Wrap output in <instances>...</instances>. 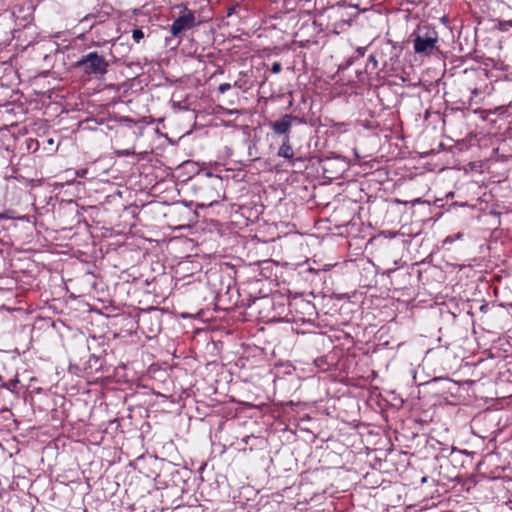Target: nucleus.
<instances>
[{
    "instance_id": "nucleus-1",
    "label": "nucleus",
    "mask_w": 512,
    "mask_h": 512,
    "mask_svg": "<svg viewBox=\"0 0 512 512\" xmlns=\"http://www.w3.org/2000/svg\"><path fill=\"white\" fill-rule=\"evenodd\" d=\"M108 67L109 63L105 56L96 51L82 55L75 63V68L79 69L83 74L89 77L105 75L108 71Z\"/></svg>"
},
{
    "instance_id": "nucleus-2",
    "label": "nucleus",
    "mask_w": 512,
    "mask_h": 512,
    "mask_svg": "<svg viewBox=\"0 0 512 512\" xmlns=\"http://www.w3.org/2000/svg\"><path fill=\"white\" fill-rule=\"evenodd\" d=\"M438 34L435 30L420 32L413 40L414 51L417 54L430 55L436 49Z\"/></svg>"
},
{
    "instance_id": "nucleus-3",
    "label": "nucleus",
    "mask_w": 512,
    "mask_h": 512,
    "mask_svg": "<svg viewBox=\"0 0 512 512\" xmlns=\"http://www.w3.org/2000/svg\"><path fill=\"white\" fill-rule=\"evenodd\" d=\"M294 123L302 124L305 121L292 114H284L280 119L270 122L269 126L276 135L290 137L291 128Z\"/></svg>"
},
{
    "instance_id": "nucleus-4",
    "label": "nucleus",
    "mask_w": 512,
    "mask_h": 512,
    "mask_svg": "<svg viewBox=\"0 0 512 512\" xmlns=\"http://www.w3.org/2000/svg\"><path fill=\"white\" fill-rule=\"evenodd\" d=\"M199 23L200 22L196 21L194 12L189 11L188 13L179 16L172 22L170 32L173 36L177 37L183 31L189 30L198 25Z\"/></svg>"
},
{
    "instance_id": "nucleus-5",
    "label": "nucleus",
    "mask_w": 512,
    "mask_h": 512,
    "mask_svg": "<svg viewBox=\"0 0 512 512\" xmlns=\"http://www.w3.org/2000/svg\"><path fill=\"white\" fill-rule=\"evenodd\" d=\"M103 359L100 356H96L95 354H89L88 359L83 363H79L78 366L82 369L86 374H93L102 369Z\"/></svg>"
},
{
    "instance_id": "nucleus-6",
    "label": "nucleus",
    "mask_w": 512,
    "mask_h": 512,
    "mask_svg": "<svg viewBox=\"0 0 512 512\" xmlns=\"http://www.w3.org/2000/svg\"><path fill=\"white\" fill-rule=\"evenodd\" d=\"M291 309H294L296 312H300L302 314H306L309 317L315 313V306L310 301L304 299L294 300L289 304Z\"/></svg>"
},
{
    "instance_id": "nucleus-7",
    "label": "nucleus",
    "mask_w": 512,
    "mask_h": 512,
    "mask_svg": "<svg viewBox=\"0 0 512 512\" xmlns=\"http://www.w3.org/2000/svg\"><path fill=\"white\" fill-rule=\"evenodd\" d=\"M315 367L320 372L330 371L335 365V359L333 356L324 355L314 360Z\"/></svg>"
},
{
    "instance_id": "nucleus-8",
    "label": "nucleus",
    "mask_w": 512,
    "mask_h": 512,
    "mask_svg": "<svg viewBox=\"0 0 512 512\" xmlns=\"http://www.w3.org/2000/svg\"><path fill=\"white\" fill-rule=\"evenodd\" d=\"M277 156L287 160L294 158V152L290 143V137H283L282 144L278 149Z\"/></svg>"
},
{
    "instance_id": "nucleus-9",
    "label": "nucleus",
    "mask_w": 512,
    "mask_h": 512,
    "mask_svg": "<svg viewBox=\"0 0 512 512\" xmlns=\"http://www.w3.org/2000/svg\"><path fill=\"white\" fill-rule=\"evenodd\" d=\"M162 471L168 472L172 477V482L176 485L177 484V477H180V470L176 468V466L169 462V461H162Z\"/></svg>"
},
{
    "instance_id": "nucleus-10",
    "label": "nucleus",
    "mask_w": 512,
    "mask_h": 512,
    "mask_svg": "<svg viewBox=\"0 0 512 512\" xmlns=\"http://www.w3.org/2000/svg\"><path fill=\"white\" fill-rule=\"evenodd\" d=\"M19 384L18 377H14L13 379H10L7 382H4L2 378L0 377V389H5L7 391H10L12 393L17 394V386Z\"/></svg>"
},
{
    "instance_id": "nucleus-11",
    "label": "nucleus",
    "mask_w": 512,
    "mask_h": 512,
    "mask_svg": "<svg viewBox=\"0 0 512 512\" xmlns=\"http://www.w3.org/2000/svg\"><path fill=\"white\" fill-rule=\"evenodd\" d=\"M378 69V59L377 56L371 54L368 57L367 63L365 65V73L367 74H376Z\"/></svg>"
},
{
    "instance_id": "nucleus-12",
    "label": "nucleus",
    "mask_w": 512,
    "mask_h": 512,
    "mask_svg": "<svg viewBox=\"0 0 512 512\" xmlns=\"http://www.w3.org/2000/svg\"><path fill=\"white\" fill-rule=\"evenodd\" d=\"M384 50H389L390 54H392V56L390 57V61H392L394 58L398 59V50L396 49L395 46L391 45L390 42H387L383 46L381 54H383Z\"/></svg>"
},
{
    "instance_id": "nucleus-13",
    "label": "nucleus",
    "mask_w": 512,
    "mask_h": 512,
    "mask_svg": "<svg viewBox=\"0 0 512 512\" xmlns=\"http://www.w3.org/2000/svg\"><path fill=\"white\" fill-rule=\"evenodd\" d=\"M356 62V57L351 56L345 59L338 67V71H344L351 67Z\"/></svg>"
},
{
    "instance_id": "nucleus-14",
    "label": "nucleus",
    "mask_w": 512,
    "mask_h": 512,
    "mask_svg": "<svg viewBox=\"0 0 512 512\" xmlns=\"http://www.w3.org/2000/svg\"><path fill=\"white\" fill-rule=\"evenodd\" d=\"M463 238V233L462 232H458L456 234H453V235H448L445 239H444V245H447V244H452L454 243L456 240H459V239H462Z\"/></svg>"
},
{
    "instance_id": "nucleus-15",
    "label": "nucleus",
    "mask_w": 512,
    "mask_h": 512,
    "mask_svg": "<svg viewBox=\"0 0 512 512\" xmlns=\"http://www.w3.org/2000/svg\"><path fill=\"white\" fill-rule=\"evenodd\" d=\"M464 455H468L466 453V451H462V450H458L456 448H452L451 449V452H450V457H451V461L454 462V461H457L458 458L464 456Z\"/></svg>"
},
{
    "instance_id": "nucleus-16",
    "label": "nucleus",
    "mask_w": 512,
    "mask_h": 512,
    "mask_svg": "<svg viewBox=\"0 0 512 512\" xmlns=\"http://www.w3.org/2000/svg\"><path fill=\"white\" fill-rule=\"evenodd\" d=\"M132 38L136 43H139L144 38V33L141 29L136 28L132 31Z\"/></svg>"
},
{
    "instance_id": "nucleus-17",
    "label": "nucleus",
    "mask_w": 512,
    "mask_h": 512,
    "mask_svg": "<svg viewBox=\"0 0 512 512\" xmlns=\"http://www.w3.org/2000/svg\"><path fill=\"white\" fill-rule=\"evenodd\" d=\"M512 27V20H501L498 23V28L501 31H508Z\"/></svg>"
},
{
    "instance_id": "nucleus-18",
    "label": "nucleus",
    "mask_w": 512,
    "mask_h": 512,
    "mask_svg": "<svg viewBox=\"0 0 512 512\" xmlns=\"http://www.w3.org/2000/svg\"><path fill=\"white\" fill-rule=\"evenodd\" d=\"M231 88H232V84H230V83H222V84H220L218 86V92L221 93V94H224L225 92H227Z\"/></svg>"
},
{
    "instance_id": "nucleus-19",
    "label": "nucleus",
    "mask_w": 512,
    "mask_h": 512,
    "mask_svg": "<svg viewBox=\"0 0 512 512\" xmlns=\"http://www.w3.org/2000/svg\"><path fill=\"white\" fill-rule=\"evenodd\" d=\"M271 72L274 73V74H278L281 72L282 70V65L280 62H274L271 66Z\"/></svg>"
},
{
    "instance_id": "nucleus-20",
    "label": "nucleus",
    "mask_w": 512,
    "mask_h": 512,
    "mask_svg": "<svg viewBox=\"0 0 512 512\" xmlns=\"http://www.w3.org/2000/svg\"><path fill=\"white\" fill-rule=\"evenodd\" d=\"M367 48L366 47H357L356 48V60L362 58L364 55H365V52H366Z\"/></svg>"
},
{
    "instance_id": "nucleus-21",
    "label": "nucleus",
    "mask_w": 512,
    "mask_h": 512,
    "mask_svg": "<svg viewBox=\"0 0 512 512\" xmlns=\"http://www.w3.org/2000/svg\"><path fill=\"white\" fill-rule=\"evenodd\" d=\"M87 173H88V169H86V168L75 170V175L80 178H84L87 175Z\"/></svg>"
},
{
    "instance_id": "nucleus-22",
    "label": "nucleus",
    "mask_w": 512,
    "mask_h": 512,
    "mask_svg": "<svg viewBox=\"0 0 512 512\" xmlns=\"http://www.w3.org/2000/svg\"><path fill=\"white\" fill-rule=\"evenodd\" d=\"M506 489L510 494V498L512 500V479L506 481Z\"/></svg>"
},
{
    "instance_id": "nucleus-23",
    "label": "nucleus",
    "mask_w": 512,
    "mask_h": 512,
    "mask_svg": "<svg viewBox=\"0 0 512 512\" xmlns=\"http://www.w3.org/2000/svg\"><path fill=\"white\" fill-rule=\"evenodd\" d=\"M382 62H383V68L382 69H387L390 66V69L394 70L393 63L389 64L387 60H382Z\"/></svg>"
},
{
    "instance_id": "nucleus-24",
    "label": "nucleus",
    "mask_w": 512,
    "mask_h": 512,
    "mask_svg": "<svg viewBox=\"0 0 512 512\" xmlns=\"http://www.w3.org/2000/svg\"><path fill=\"white\" fill-rule=\"evenodd\" d=\"M236 7L232 6L227 9L226 15L230 17L235 12Z\"/></svg>"
},
{
    "instance_id": "nucleus-25",
    "label": "nucleus",
    "mask_w": 512,
    "mask_h": 512,
    "mask_svg": "<svg viewBox=\"0 0 512 512\" xmlns=\"http://www.w3.org/2000/svg\"><path fill=\"white\" fill-rule=\"evenodd\" d=\"M252 438H254V436H253V435H247V436H245V437H243V438H242V442H243L244 444H248V443H249V440H250V439H252Z\"/></svg>"
},
{
    "instance_id": "nucleus-26",
    "label": "nucleus",
    "mask_w": 512,
    "mask_h": 512,
    "mask_svg": "<svg viewBox=\"0 0 512 512\" xmlns=\"http://www.w3.org/2000/svg\"><path fill=\"white\" fill-rule=\"evenodd\" d=\"M480 311L486 313L488 311V304L484 303L480 306Z\"/></svg>"
},
{
    "instance_id": "nucleus-27",
    "label": "nucleus",
    "mask_w": 512,
    "mask_h": 512,
    "mask_svg": "<svg viewBox=\"0 0 512 512\" xmlns=\"http://www.w3.org/2000/svg\"><path fill=\"white\" fill-rule=\"evenodd\" d=\"M91 18H93V16H92V15H87V16H85V17L81 20V22H82V23L88 22Z\"/></svg>"
},
{
    "instance_id": "nucleus-28",
    "label": "nucleus",
    "mask_w": 512,
    "mask_h": 512,
    "mask_svg": "<svg viewBox=\"0 0 512 512\" xmlns=\"http://www.w3.org/2000/svg\"><path fill=\"white\" fill-rule=\"evenodd\" d=\"M232 87H236V88H239V89L243 88L242 85L238 81L234 82V84H232Z\"/></svg>"
},
{
    "instance_id": "nucleus-29",
    "label": "nucleus",
    "mask_w": 512,
    "mask_h": 512,
    "mask_svg": "<svg viewBox=\"0 0 512 512\" xmlns=\"http://www.w3.org/2000/svg\"><path fill=\"white\" fill-rule=\"evenodd\" d=\"M340 23H341L342 25H350V20H344V19H341V20H340Z\"/></svg>"
},
{
    "instance_id": "nucleus-30",
    "label": "nucleus",
    "mask_w": 512,
    "mask_h": 512,
    "mask_svg": "<svg viewBox=\"0 0 512 512\" xmlns=\"http://www.w3.org/2000/svg\"><path fill=\"white\" fill-rule=\"evenodd\" d=\"M298 320H299V321H303V322H305V321H306V318H305V316L303 315V316H299V317H298ZM307 321H310V318H307Z\"/></svg>"
},
{
    "instance_id": "nucleus-31",
    "label": "nucleus",
    "mask_w": 512,
    "mask_h": 512,
    "mask_svg": "<svg viewBox=\"0 0 512 512\" xmlns=\"http://www.w3.org/2000/svg\"><path fill=\"white\" fill-rule=\"evenodd\" d=\"M340 27H341L340 23H335V28H340Z\"/></svg>"
},
{
    "instance_id": "nucleus-32",
    "label": "nucleus",
    "mask_w": 512,
    "mask_h": 512,
    "mask_svg": "<svg viewBox=\"0 0 512 512\" xmlns=\"http://www.w3.org/2000/svg\"><path fill=\"white\" fill-rule=\"evenodd\" d=\"M123 155L128 156V155H130V152L129 151H124Z\"/></svg>"
},
{
    "instance_id": "nucleus-33",
    "label": "nucleus",
    "mask_w": 512,
    "mask_h": 512,
    "mask_svg": "<svg viewBox=\"0 0 512 512\" xmlns=\"http://www.w3.org/2000/svg\"><path fill=\"white\" fill-rule=\"evenodd\" d=\"M473 94H477L478 93V90L475 88L473 91H472Z\"/></svg>"
}]
</instances>
